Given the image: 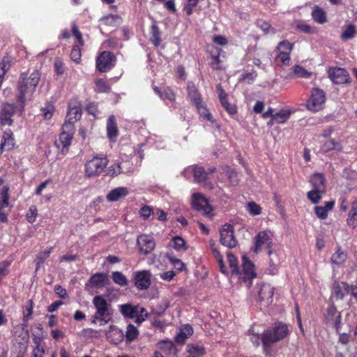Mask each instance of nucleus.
<instances>
[{"label":"nucleus","mask_w":357,"mask_h":357,"mask_svg":"<svg viewBox=\"0 0 357 357\" xmlns=\"http://www.w3.org/2000/svg\"><path fill=\"white\" fill-rule=\"evenodd\" d=\"M192 208L197 211H202L203 213L209 217L211 218V212H212V208L208 204L206 199L202 196L199 193H195L192 195Z\"/></svg>","instance_id":"nucleus-9"},{"label":"nucleus","mask_w":357,"mask_h":357,"mask_svg":"<svg viewBox=\"0 0 357 357\" xmlns=\"http://www.w3.org/2000/svg\"><path fill=\"white\" fill-rule=\"evenodd\" d=\"M137 245L140 254L144 255L149 254L155 246L153 238L146 234H141L138 236Z\"/></svg>","instance_id":"nucleus-11"},{"label":"nucleus","mask_w":357,"mask_h":357,"mask_svg":"<svg viewBox=\"0 0 357 357\" xmlns=\"http://www.w3.org/2000/svg\"><path fill=\"white\" fill-rule=\"evenodd\" d=\"M151 273L149 271H140L135 273V285L139 290H146L151 285Z\"/></svg>","instance_id":"nucleus-14"},{"label":"nucleus","mask_w":357,"mask_h":357,"mask_svg":"<svg viewBox=\"0 0 357 357\" xmlns=\"http://www.w3.org/2000/svg\"><path fill=\"white\" fill-rule=\"evenodd\" d=\"M81 46L79 44L75 45L70 53L71 59L77 63H79L81 61Z\"/></svg>","instance_id":"nucleus-52"},{"label":"nucleus","mask_w":357,"mask_h":357,"mask_svg":"<svg viewBox=\"0 0 357 357\" xmlns=\"http://www.w3.org/2000/svg\"><path fill=\"white\" fill-rule=\"evenodd\" d=\"M159 348L167 352L168 354H175L176 352V348L174 344L169 340H162L158 343Z\"/></svg>","instance_id":"nucleus-34"},{"label":"nucleus","mask_w":357,"mask_h":357,"mask_svg":"<svg viewBox=\"0 0 357 357\" xmlns=\"http://www.w3.org/2000/svg\"><path fill=\"white\" fill-rule=\"evenodd\" d=\"M257 76L256 71L245 72L241 75V79L251 83Z\"/></svg>","instance_id":"nucleus-62"},{"label":"nucleus","mask_w":357,"mask_h":357,"mask_svg":"<svg viewBox=\"0 0 357 357\" xmlns=\"http://www.w3.org/2000/svg\"><path fill=\"white\" fill-rule=\"evenodd\" d=\"M93 304L96 309L94 316L104 317L112 315L110 305L102 296H96L93 298Z\"/></svg>","instance_id":"nucleus-15"},{"label":"nucleus","mask_w":357,"mask_h":357,"mask_svg":"<svg viewBox=\"0 0 357 357\" xmlns=\"http://www.w3.org/2000/svg\"><path fill=\"white\" fill-rule=\"evenodd\" d=\"M107 156L98 157L94 155L92 159L85 164L86 175L89 177H95L100 175L108 164Z\"/></svg>","instance_id":"nucleus-3"},{"label":"nucleus","mask_w":357,"mask_h":357,"mask_svg":"<svg viewBox=\"0 0 357 357\" xmlns=\"http://www.w3.org/2000/svg\"><path fill=\"white\" fill-rule=\"evenodd\" d=\"M9 188L6 185L3 186L0 190V208H4L8 206Z\"/></svg>","instance_id":"nucleus-35"},{"label":"nucleus","mask_w":357,"mask_h":357,"mask_svg":"<svg viewBox=\"0 0 357 357\" xmlns=\"http://www.w3.org/2000/svg\"><path fill=\"white\" fill-rule=\"evenodd\" d=\"M169 303L167 299H162L153 310V312L158 316L163 314L165 311L169 307Z\"/></svg>","instance_id":"nucleus-45"},{"label":"nucleus","mask_w":357,"mask_h":357,"mask_svg":"<svg viewBox=\"0 0 357 357\" xmlns=\"http://www.w3.org/2000/svg\"><path fill=\"white\" fill-rule=\"evenodd\" d=\"M294 44L291 43L289 41L287 40H284L280 42L276 47V50L278 51H286L291 52L293 50Z\"/></svg>","instance_id":"nucleus-55"},{"label":"nucleus","mask_w":357,"mask_h":357,"mask_svg":"<svg viewBox=\"0 0 357 357\" xmlns=\"http://www.w3.org/2000/svg\"><path fill=\"white\" fill-rule=\"evenodd\" d=\"M247 210L252 215H257L261 213V206L254 202H248L247 204Z\"/></svg>","instance_id":"nucleus-51"},{"label":"nucleus","mask_w":357,"mask_h":357,"mask_svg":"<svg viewBox=\"0 0 357 357\" xmlns=\"http://www.w3.org/2000/svg\"><path fill=\"white\" fill-rule=\"evenodd\" d=\"M261 342L264 354L266 356H272L271 351V345L275 342L271 340L268 335L264 336L263 335L261 337Z\"/></svg>","instance_id":"nucleus-42"},{"label":"nucleus","mask_w":357,"mask_h":357,"mask_svg":"<svg viewBox=\"0 0 357 357\" xmlns=\"http://www.w3.org/2000/svg\"><path fill=\"white\" fill-rule=\"evenodd\" d=\"M220 243L229 248H234L237 245V240L234 236V226L231 224H225L220 229Z\"/></svg>","instance_id":"nucleus-6"},{"label":"nucleus","mask_w":357,"mask_h":357,"mask_svg":"<svg viewBox=\"0 0 357 357\" xmlns=\"http://www.w3.org/2000/svg\"><path fill=\"white\" fill-rule=\"evenodd\" d=\"M96 90L99 93H108L110 91L109 85L102 79L95 81Z\"/></svg>","instance_id":"nucleus-49"},{"label":"nucleus","mask_w":357,"mask_h":357,"mask_svg":"<svg viewBox=\"0 0 357 357\" xmlns=\"http://www.w3.org/2000/svg\"><path fill=\"white\" fill-rule=\"evenodd\" d=\"M197 109V111L199 114V115L203 117L204 119L213 121V116L211 114L208 112V109L206 108V105H204L202 102H200V104L195 105Z\"/></svg>","instance_id":"nucleus-43"},{"label":"nucleus","mask_w":357,"mask_h":357,"mask_svg":"<svg viewBox=\"0 0 357 357\" xmlns=\"http://www.w3.org/2000/svg\"><path fill=\"white\" fill-rule=\"evenodd\" d=\"M187 351L193 356H202L205 354V349L200 345L188 344Z\"/></svg>","instance_id":"nucleus-38"},{"label":"nucleus","mask_w":357,"mask_h":357,"mask_svg":"<svg viewBox=\"0 0 357 357\" xmlns=\"http://www.w3.org/2000/svg\"><path fill=\"white\" fill-rule=\"evenodd\" d=\"M208 173L205 171L203 167L195 166L193 167V176L195 180L198 182H204L207 178Z\"/></svg>","instance_id":"nucleus-33"},{"label":"nucleus","mask_w":357,"mask_h":357,"mask_svg":"<svg viewBox=\"0 0 357 357\" xmlns=\"http://www.w3.org/2000/svg\"><path fill=\"white\" fill-rule=\"evenodd\" d=\"M151 41L155 46L158 47L161 43L160 33L159 27L156 22H154L151 26Z\"/></svg>","instance_id":"nucleus-32"},{"label":"nucleus","mask_w":357,"mask_h":357,"mask_svg":"<svg viewBox=\"0 0 357 357\" xmlns=\"http://www.w3.org/2000/svg\"><path fill=\"white\" fill-rule=\"evenodd\" d=\"M120 312L125 318L137 319V305H132L130 303L120 305Z\"/></svg>","instance_id":"nucleus-24"},{"label":"nucleus","mask_w":357,"mask_h":357,"mask_svg":"<svg viewBox=\"0 0 357 357\" xmlns=\"http://www.w3.org/2000/svg\"><path fill=\"white\" fill-rule=\"evenodd\" d=\"M325 101L326 96L324 91L315 88L312 89L311 96L307 101L306 107L311 112H319L323 109Z\"/></svg>","instance_id":"nucleus-4"},{"label":"nucleus","mask_w":357,"mask_h":357,"mask_svg":"<svg viewBox=\"0 0 357 357\" xmlns=\"http://www.w3.org/2000/svg\"><path fill=\"white\" fill-rule=\"evenodd\" d=\"M185 330L188 332V334H185L184 332L181 331L177 336L176 337V340L178 342L183 343L185 339L188 337V335H192V328L190 326H187L185 327Z\"/></svg>","instance_id":"nucleus-59"},{"label":"nucleus","mask_w":357,"mask_h":357,"mask_svg":"<svg viewBox=\"0 0 357 357\" xmlns=\"http://www.w3.org/2000/svg\"><path fill=\"white\" fill-rule=\"evenodd\" d=\"M227 175L231 185H236L238 183L237 173L234 169H229L227 172Z\"/></svg>","instance_id":"nucleus-63"},{"label":"nucleus","mask_w":357,"mask_h":357,"mask_svg":"<svg viewBox=\"0 0 357 357\" xmlns=\"http://www.w3.org/2000/svg\"><path fill=\"white\" fill-rule=\"evenodd\" d=\"M310 183L312 185V189H316L321 192H326L324 174L319 173L314 174L310 179Z\"/></svg>","instance_id":"nucleus-25"},{"label":"nucleus","mask_w":357,"mask_h":357,"mask_svg":"<svg viewBox=\"0 0 357 357\" xmlns=\"http://www.w3.org/2000/svg\"><path fill=\"white\" fill-rule=\"evenodd\" d=\"M119 19L116 15H109L101 18L100 21L107 26H114L116 21Z\"/></svg>","instance_id":"nucleus-56"},{"label":"nucleus","mask_w":357,"mask_h":357,"mask_svg":"<svg viewBox=\"0 0 357 357\" xmlns=\"http://www.w3.org/2000/svg\"><path fill=\"white\" fill-rule=\"evenodd\" d=\"M82 116V109L79 105H74L71 103L68 105V111L66 116V119L69 121H77L80 119Z\"/></svg>","instance_id":"nucleus-28"},{"label":"nucleus","mask_w":357,"mask_h":357,"mask_svg":"<svg viewBox=\"0 0 357 357\" xmlns=\"http://www.w3.org/2000/svg\"><path fill=\"white\" fill-rule=\"evenodd\" d=\"M290 53L286 51H279L278 54L276 56L275 59L280 61L283 64H289L290 61Z\"/></svg>","instance_id":"nucleus-57"},{"label":"nucleus","mask_w":357,"mask_h":357,"mask_svg":"<svg viewBox=\"0 0 357 357\" xmlns=\"http://www.w3.org/2000/svg\"><path fill=\"white\" fill-rule=\"evenodd\" d=\"M273 240L271 236L266 231H259L255 238V245L252 248L253 252L258 253L262 248L271 250Z\"/></svg>","instance_id":"nucleus-10"},{"label":"nucleus","mask_w":357,"mask_h":357,"mask_svg":"<svg viewBox=\"0 0 357 357\" xmlns=\"http://www.w3.org/2000/svg\"><path fill=\"white\" fill-rule=\"evenodd\" d=\"M218 98L222 106L230 115H234L237 112L236 107L234 105L230 104L228 101V93L225 91L221 84L216 86Z\"/></svg>","instance_id":"nucleus-17"},{"label":"nucleus","mask_w":357,"mask_h":357,"mask_svg":"<svg viewBox=\"0 0 357 357\" xmlns=\"http://www.w3.org/2000/svg\"><path fill=\"white\" fill-rule=\"evenodd\" d=\"M312 19L319 24H324L326 22V16L324 10L319 6H314L312 12Z\"/></svg>","instance_id":"nucleus-31"},{"label":"nucleus","mask_w":357,"mask_h":357,"mask_svg":"<svg viewBox=\"0 0 357 357\" xmlns=\"http://www.w3.org/2000/svg\"><path fill=\"white\" fill-rule=\"evenodd\" d=\"M227 260L231 269V275L238 276L249 288L251 286L252 279L256 277L253 263L245 256H243L242 270L241 271L238 266L237 258L231 252L227 253Z\"/></svg>","instance_id":"nucleus-2"},{"label":"nucleus","mask_w":357,"mask_h":357,"mask_svg":"<svg viewBox=\"0 0 357 357\" xmlns=\"http://www.w3.org/2000/svg\"><path fill=\"white\" fill-rule=\"evenodd\" d=\"M350 286L346 282L335 281L333 285V294L336 299L342 300L345 294L349 292Z\"/></svg>","instance_id":"nucleus-19"},{"label":"nucleus","mask_w":357,"mask_h":357,"mask_svg":"<svg viewBox=\"0 0 357 357\" xmlns=\"http://www.w3.org/2000/svg\"><path fill=\"white\" fill-rule=\"evenodd\" d=\"M166 257L169 261V262L173 264L176 270L179 271L183 270L184 264L181 261V260L176 258L172 253H167Z\"/></svg>","instance_id":"nucleus-46"},{"label":"nucleus","mask_w":357,"mask_h":357,"mask_svg":"<svg viewBox=\"0 0 357 357\" xmlns=\"http://www.w3.org/2000/svg\"><path fill=\"white\" fill-rule=\"evenodd\" d=\"M335 204L334 201H330L326 202L324 206H317L314 207V213L316 215L321 219L324 220L328 216V213L329 211L332 210Z\"/></svg>","instance_id":"nucleus-27"},{"label":"nucleus","mask_w":357,"mask_h":357,"mask_svg":"<svg viewBox=\"0 0 357 357\" xmlns=\"http://www.w3.org/2000/svg\"><path fill=\"white\" fill-rule=\"evenodd\" d=\"M187 90L189 98L195 105L200 104V102H202L201 94L193 82H188Z\"/></svg>","instance_id":"nucleus-26"},{"label":"nucleus","mask_w":357,"mask_h":357,"mask_svg":"<svg viewBox=\"0 0 357 357\" xmlns=\"http://www.w3.org/2000/svg\"><path fill=\"white\" fill-rule=\"evenodd\" d=\"M128 194V190L125 187H118L109 191L106 197L109 202H116L119 199L126 197Z\"/></svg>","instance_id":"nucleus-23"},{"label":"nucleus","mask_w":357,"mask_h":357,"mask_svg":"<svg viewBox=\"0 0 357 357\" xmlns=\"http://www.w3.org/2000/svg\"><path fill=\"white\" fill-rule=\"evenodd\" d=\"M114 282L121 287H125L128 284V279L120 271H114L112 275Z\"/></svg>","instance_id":"nucleus-36"},{"label":"nucleus","mask_w":357,"mask_h":357,"mask_svg":"<svg viewBox=\"0 0 357 357\" xmlns=\"http://www.w3.org/2000/svg\"><path fill=\"white\" fill-rule=\"evenodd\" d=\"M199 0H188V3L184 8V10L187 15H190L192 13L193 8L197 6Z\"/></svg>","instance_id":"nucleus-64"},{"label":"nucleus","mask_w":357,"mask_h":357,"mask_svg":"<svg viewBox=\"0 0 357 357\" xmlns=\"http://www.w3.org/2000/svg\"><path fill=\"white\" fill-rule=\"evenodd\" d=\"M274 288L269 284L262 283L258 292L259 301L264 306H268L273 302Z\"/></svg>","instance_id":"nucleus-13"},{"label":"nucleus","mask_w":357,"mask_h":357,"mask_svg":"<svg viewBox=\"0 0 357 357\" xmlns=\"http://www.w3.org/2000/svg\"><path fill=\"white\" fill-rule=\"evenodd\" d=\"M326 192H321L316 189H312L307 193V197L312 204H317L319 202Z\"/></svg>","instance_id":"nucleus-40"},{"label":"nucleus","mask_w":357,"mask_h":357,"mask_svg":"<svg viewBox=\"0 0 357 357\" xmlns=\"http://www.w3.org/2000/svg\"><path fill=\"white\" fill-rule=\"evenodd\" d=\"M172 241L173 243V248L177 251H185L187 250L185 242L181 236H174Z\"/></svg>","instance_id":"nucleus-44"},{"label":"nucleus","mask_w":357,"mask_h":357,"mask_svg":"<svg viewBox=\"0 0 357 357\" xmlns=\"http://www.w3.org/2000/svg\"><path fill=\"white\" fill-rule=\"evenodd\" d=\"M149 313L143 307L137 305V319H135V322L138 324H142L145 319L148 317Z\"/></svg>","instance_id":"nucleus-53"},{"label":"nucleus","mask_w":357,"mask_h":357,"mask_svg":"<svg viewBox=\"0 0 357 357\" xmlns=\"http://www.w3.org/2000/svg\"><path fill=\"white\" fill-rule=\"evenodd\" d=\"M53 248L50 247L45 250L43 252L38 253L36 256V261H38L39 264H43L45 260L49 257L50 253L52 252Z\"/></svg>","instance_id":"nucleus-58"},{"label":"nucleus","mask_w":357,"mask_h":357,"mask_svg":"<svg viewBox=\"0 0 357 357\" xmlns=\"http://www.w3.org/2000/svg\"><path fill=\"white\" fill-rule=\"evenodd\" d=\"M289 334V329L287 324L282 322H276L273 325L271 328L265 331L262 335H268L271 340L275 342H278L283 340Z\"/></svg>","instance_id":"nucleus-7"},{"label":"nucleus","mask_w":357,"mask_h":357,"mask_svg":"<svg viewBox=\"0 0 357 357\" xmlns=\"http://www.w3.org/2000/svg\"><path fill=\"white\" fill-rule=\"evenodd\" d=\"M119 135L117 123L114 115L109 116L107 122V135L112 142H115Z\"/></svg>","instance_id":"nucleus-18"},{"label":"nucleus","mask_w":357,"mask_h":357,"mask_svg":"<svg viewBox=\"0 0 357 357\" xmlns=\"http://www.w3.org/2000/svg\"><path fill=\"white\" fill-rule=\"evenodd\" d=\"M15 139L10 130H6L2 137V142L0 144V155L5 151H9L13 148Z\"/></svg>","instance_id":"nucleus-20"},{"label":"nucleus","mask_w":357,"mask_h":357,"mask_svg":"<svg viewBox=\"0 0 357 357\" xmlns=\"http://www.w3.org/2000/svg\"><path fill=\"white\" fill-rule=\"evenodd\" d=\"M73 136L72 133L61 132L59 135V139L56 140L54 144L58 147H61V152L66 154L68 152V148L70 145Z\"/></svg>","instance_id":"nucleus-21"},{"label":"nucleus","mask_w":357,"mask_h":357,"mask_svg":"<svg viewBox=\"0 0 357 357\" xmlns=\"http://www.w3.org/2000/svg\"><path fill=\"white\" fill-rule=\"evenodd\" d=\"M40 79L38 71H33L29 76L26 73L20 74L17 83L16 100L22 112L24 109L25 102L31 100L36 91V86Z\"/></svg>","instance_id":"nucleus-1"},{"label":"nucleus","mask_w":357,"mask_h":357,"mask_svg":"<svg viewBox=\"0 0 357 357\" xmlns=\"http://www.w3.org/2000/svg\"><path fill=\"white\" fill-rule=\"evenodd\" d=\"M109 284L108 275L105 273L93 274L85 284V289L90 291L93 288L100 289Z\"/></svg>","instance_id":"nucleus-8"},{"label":"nucleus","mask_w":357,"mask_h":357,"mask_svg":"<svg viewBox=\"0 0 357 357\" xmlns=\"http://www.w3.org/2000/svg\"><path fill=\"white\" fill-rule=\"evenodd\" d=\"M293 73L294 75L297 77H304V78H308L310 77L311 73H309L306 69H305L303 67L296 65L292 68Z\"/></svg>","instance_id":"nucleus-48"},{"label":"nucleus","mask_w":357,"mask_h":357,"mask_svg":"<svg viewBox=\"0 0 357 357\" xmlns=\"http://www.w3.org/2000/svg\"><path fill=\"white\" fill-rule=\"evenodd\" d=\"M122 172V168L120 163L111 165L107 169V174L110 176H116Z\"/></svg>","instance_id":"nucleus-60"},{"label":"nucleus","mask_w":357,"mask_h":357,"mask_svg":"<svg viewBox=\"0 0 357 357\" xmlns=\"http://www.w3.org/2000/svg\"><path fill=\"white\" fill-rule=\"evenodd\" d=\"M116 60V56L113 53L103 51L96 58V68L100 73L107 72L115 66Z\"/></svg>","instance_id":"nucleus-5"},{"label":"nucleus","mask_w":357,"mask_h":357,"mask_svg":"<svg viewBox=\"0 0 357 357\" xmlns=\"http://www.w3.org/2000/svg\"><path fill=\"white\" fill-rule=\"evenodd\" d=\"M15 105L14 104L4 103L2 105L0 111V123L3 126H10L13 123L12 116L15 112Z\"/></svg>","instance_id":"nucleus-16"},{"label":"nucleus","mask_w":357,"mask_h":357,"mask_svg":"<svg viewBox=\"0 0 357 357\" xmlns=\"http://www.w3.org/2000/svg\"><path fill=\"white\" fill-rule=\"evenodd\" d=\"M139 331L132 324H128L126 332V338L128 342L134 341L138 336Z\"/></svg>","instance_id":"nucleus-39"},{"label":"nucleus","mask_w":357,"mask_h":357,"mask_svg":"<svg viewBox=\"0 0 357 357\" xmlns=\"http://www.w3.org/2000/svg\"><path fill=\"white\" fill-rule=\"evenodd\" d=\"M291 112L289 110L282 109L278 112L275 113L274 119L276 123H284L289 118Z\"/></svg>","instance_id":"nucleus-37"},{"label":"nucleus","mask_w":357,"mask_h":357,"mask_svg":"<svg viewBox=\"0 0 357 357\" xmlns=\"http://www.w3.org/2000/svg\"><path fill=\"white\" fill-rule=\"evenodd\" d=\"M347 225L355 228L357 225V202H353L347 220Z\"/></svg>","instance_id":"nucleus-30"},{"label":"nucleus","mask_w":357,"mask_h":357,"mask_svg":"<svg viewBox=\"0 0 357 357\" xmlns=\"http://www.w3.org/2000/svg\"><path fill=\"white\" fill-rule=\"evenodd\" d=\"M356 34V30L354 25L349 24L347 26L346 29L342 32L341 38L344 40H348L353 38Z\"/></svg>","instance_id":"nucleus-47"},{"label":"nucleus","mask_w":357,"mask_h":357,"mask_svg":"<svg viewBox=\"0 0 357 357\" xmlns=\"http://www.w3.org/2000/svg\"><path fill=\"white\" fill-rule=\"evenodd\" d=\"M328 73L329 78L336 84H342L350 82L349 75L344 68H329Z\"/></svg>","instance_id":"nucleus-12"},{"label":"nucleus","mask_w":357,"mask_h":357,"mask_svg":"<svg viewBox=\"0 0 357 357\" xmlns=\"http://www.w3.org/2000/svg\"><path fill=\"white\" fill-rule=\"evenodd\" d=\"M175 94L173 91L169 88L165 89L162 92V96L160 98L162 100H169L174 101L175 100Z\"/></svg>","instance_id":"nucleus-61"},{"label":"nucleus","mask_w":357,"mask_h":357,"mask_svg":"<svg viewBox=\"0 0 357 357\" xmlns=\"http://www.w3.org/2000/svg\"><path fill=\"white\" fill-rule=\"evenodd\" d=\"M268 254L270 257L268 272L271 275H275L278 273V266L281 263V259L279 255L272 250H269Z\"/></svg>","instance_id":"nucleus-22"},{"label":"nucleus","mask_w":357,"mask_h":357,"mask_svg":"<svg viewBox=\"0 0 357 357\" xmlns=\"http://www.w3.org/2000/svg\"><path fill=\"white\" fill-rule=\"evenodd\" d=\"M347 258V252L342 250L340 247H337L335 252L332 255L331 261L332 264L341 265L346 261Z\"/></svg>","instance_id":"nucleus-29"},{"label":"nucleus","mask_w":357,"mask_h":357,"mask_svg":"<svg viewBox=\"0 0 357 357\" xmlns=\"http://www.w3.org/2000/svg\"><path fill=\"white\" fill-rule=\"evenodd\" d=\"M38 216V209L36 206L31 205L26 213V218L29 223H33Z\"/></svg>","instance_id":"nucleus-54"},{"label":"nucleus","mask_w":357,"mask_h":357,"mask_svg":"<svg viewBox=\"0 0 357 357\" xmlns=\"http://www.w3.org/2000/svg\"><path fill=\"white\" fill-rule=\"evenodd\" d=\"M334 149H337V151L341 150L340 143L335 141L334 139H330L329 141L326 142L322 146V150L326 152Z\"/></svg>","instance_id":"nucleus-50"},{"label":"nucleus","mask_w":357,"mask_h":357,"mask_svg":"<svg viewBox=\"0 0 357 357\" xmlns=\"http://www.w3.org/2000/svg\"><path fill=\"white\" fill-rule=\"evenodd\" d=\"M33 301L30 299L28 301L27 304L23 307V318L22 319L26 321H29L32 315H33Z\"/></svg>","instance_id":"nucleus-41"}]
</instances>
